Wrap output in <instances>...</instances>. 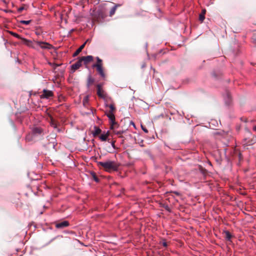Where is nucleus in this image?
<instances>
[{
  "label": "nucleus",
  "instance_id": "obj_15",
  "mask_svg": "<svg viewBox=\"0 0 256 256\" xmlns=\"http://www.w3.org/2000/svg\"><path fill=\"white\" fill-rule=\"evenodd\" d=\"M226 103L228 104L231 100V96L228 92H226V96H224Z\"/></svg>",
  "mask_w": 256,
  "mask_h": 256
},
{
  "label": "nucleus",
  "instance_id": "obj_25",
  "mask_svg": "<svg viewBox=\"0 0 256 256\" xmlns=\"http://www.w3.org/2000/svg\"><path fill=\"white\" fill-rule=\"evenodd\" d=\"M24 10V6H20L18 8V12L20 13Z\"/></svg>",
  "mask_w": 256,
  "mask_h": 256
},
{
  "label": "nucleus",
  "instance_id": "obj_1",
  "mask_svg": "<svg viewBox=\"0 0 256 256\" xmlns=\"http://www.w3.org/2000/svg\"><path fill=\"white\" fill-rule=\"evenodd\" d=\"M98 166H102L106 171H116L118 169V165L114 161L108 160L106 162H99Z\"/></svg>",
  "mask_w": 256,
  "mask_h": 256
},
{
  "label": "nucleus",
  "instance_id": "obj_12",
  "mask_svg": "<svg viewBox=\"0 0 256 256\" xmlns=\"http://www.w3.org/2000/svg\"><path fill=\"white\" fill-rule=\"evenodd\" d=\"M82 62H84V64H86L88 63L92 62L93 60V56H82L80 58Z\"/></svg>",
  "mask_w": 256,
  "mask_h": 256
},
{
  "label": "nucleus",
  "instance_id": "obj_9",
  "mask_svg": "<svg viewBox=\"0 0 256 256\" xmlns=\"http://www.w3.org/2000/svg\"><path fill=\"white\" fill-rule=\"evenodd\" d=\"M32 132L34 136H38L43 133V130L41 128L36 126L32 128Z\"/></svg>",
  "mask_w": 256,
  "mask_h": 256
},
{
  "label": "nucleus",
  "instance_id": "obj_30",
  "mask_svg": "<svg viewBox=\"0 0 256 256\" xmlns=\"http://www.w3.org/2000/svg\"><path fill=\"white\" fill-rule=\"evenodd\" d=\"M51 126H53L54 128H56V124H54L52 122Z\"/></svg>",
  "mask_w": 256,
  "mask_h": 256
},
{
  "label": "nucleus",
  "instance_id": "obj_24",
  "mask_svg": "<svg viewBox=\"0 0 256 256\" xmlns=\"http://www.w3.org/2000/svg\"><path fill=\"white\" fill-rule=\"evenodd\" d=\"M109 142L111 144V146L112 147V148L115 150L116 148V147L115 146V141L110 142V140Z\"/></svg>",
  "mask_w": 256,
  "mask_h": 256
},
{
  "label": "nucleus",
  "instance_id": "obj_16",
  "mask_svg": "<svg viewBox=\"0 0 256 256\" xmlns=\"http://www.w3.org/2000/svg\"><path fill=\"white\" fill-rule=\"evenodd\" d=\"M206 12V10L205 9L203 10L202 12V13L199 16V20L202 22L204 21L205 18V14Z\"/></svg>",
  "mask_w": 256,
  "mask_h": 256
},
{
  "label": "nucleus",
  "instance_id": "obj_34",
  "mask_svg": "<svg viewBox=\"0 0 256 256\" xmlns=\"http://www.w3.org/2000/svg\"><path fill=\"white\" fill-rule=\"evenodd\" d=\"M174 192L176 194H177V195H178V194H179V193H178V192Z\"/></svg>",
  "mask_w": 256,
  "mask_h": 256
},
{
  "label": "nucleus",
  "instance_id": "obj_33",
  "mask_svg": "<svg viewBox=\"0 0 256 256\" xmlns=\"http://www.w3.org/2000/svg\"><path fill=\"white\" fill-rule=\"evenodd\" d=\"M253 130H254V131H256V126H254V128H253Z\"/></svg>",
  "mask_w": 256,
  "mask_h": 256
},
{
  "label": "nucleus",
  "instance_id": "obj_26",
  "mask_svg": "<svg viewBox=\"0 0 256 256\" xmlns=\"http://www.w3.org/2000/svg\"><path fill=\"white\" fill-rule=\"evenodd\" d=\"M162 244L164 247H166L168 246L167 243L165 240H163L162 242Z\"/></svg>",
  "mask_w": 256,
  "mask_h": 256
},
{
  "label": "nucleus",
  "instance_id": "obj_31",
  "mask_svg": "<svg viewBox=\"0 0 256 256\" xmlns=\"http://www.w3.org/2000/svg\"><path fill=\"white\" fill-rule=\"evenodd\" d=\"M202 173L203 174H206V170L204 169V170H202Z\"/></svg>",
  "mask_w": 256,
  "mask_h": 256
},
{
  "label": "nucleus",
  "instance_id": "obj_2",
  "mask_svg": "<svg viewBox=\"0 0 256 256\" xmlns=\"http://www.w3.org/2000/svg\"><path fill=\"white\" fill-rule=\"evenodd\" d=\"M10 33L11 35L14 36L15 38H16L18 39H21L22 40V42L24 44H26L28 46H32V42L31 40H26L24 38H22L19 34H16V32H10Z\"/></svg>",
  "mask_w": 256,
  "mask_h": 256
},
{
  "label": "nucleus",
  "instance_id": "obj_27",
  "mask_svg": "<svg viewBox=\"0 0 256 256\" xmlns=\"http://www.w3.org/2000/svg\"><path fill=\"white\" fill-rule=\"evenodd\" d=\"M97 64H102V60L98 57H96Z\"/></svg>",
  "mask_w": 256,
  "mask_h": 256
},
{
  "label": "nucleus",
  "instance_id": "obj_4",
  "mask_svg": "<svg viewBox=\"0 0 256 256\" xmlns=\"http://www.w3.org/2000/svg\"><path fill=\"white\" fill-rule=\"evenodd\" d=\"M36 45L42 49L50 50L52 48V46L48 42L40 41L36 42Z\"/></svg>",
  "mask_w": 256,
  "mask_h": 256
},
{
  "label": "nucleus",
  "instance_id": "obj_10",
  "mask_svg": "<svg viewBox=\"0 0 256 256\" xmlns=\"http://www.w3.org/2000/svg\"><path fill=\"white\" fill-rule=\"evenodd\" d=\"M82 62L80 58L76 62L70 66L73 72L82 66Z\"/></svg>",
  "mask_w": 256,
  "mask_h": 256
},
{
  "label": "nucleus",
  "instance_id": "obj_5",
  "mask_svg": "<svg viewBox=\"0 0 256 256\" xmlns=\"http://www.w3.org/2000/svg\"><path fill=\"white\" fill-rule=\"evenodd\" d=\"M54 94L52 90L44 89L42 91V94L41 95V98L48 99L52 97Z\"/></svg>",
  "mask_w": 256,
  "mask_h": 256
},
{
  "label": "nucleus",
  "instance_id": "obj_32",
  "mask_svg": "<svg viewBox=\"0 0 256 256\" xmlns=\"http://www.w3.org/2000/svg\"><path fill=\"white\" fill-rule=\"evenodd\" d=\"M131 123L132 124V125H133V126H134V128H136V126H135V124H134V122H131Z\"/></svg>",
  "mask_w": 256,
  "mask_h": 256
},
{
  "label": "nucleus",
  "instance_id": "obj_13",
  "mask_svg": "<svg viewBox=\"0 0 256 256\" xmlns=\"http://www.w3.org/2000/svg\"><path fill=\"white\" fill-rule=\"evenodd\" d=\"M94 130L92 131V134L94 136H96L98 134H100L102 132L101 129L98 126H94Z\"/></svg>",
  "mask_w": 256,
  "mask_h": 256
},
{
  "label": "nucleus",
  "instance_id": "obj_17",
  "mask_svg": "<svg viewBox=\"0 0 256 256\" xmlns=\"http://www.w3.org/2000/svg\"><path fill=\"white\" fill-rule=\"evenodd\" d=\"M86 42H85L84 44H82L76 52H75L74 53V56H76V55H78L82 50L84 48V46L86 44Z\"/></svg>",
  "mask_w": 256,
  "mask_h": 256
},
{
  "label": "nucleus",
  "instance_id": "obj_11",
  "mask_svg": "<svg viewBox=\"0 0 256 256\" xmlns=\"http://www.w3.org/2000/svg\"><path fill=\"white\" fill-rule=\"evenodd\" d=\"M70 223L68 221L64 220L56 224V227L57 228H64L69 226Z\"/></svg>",
  "mask_w": 256,
  "mask_h": 256
},
{
  "label": "nucleus",
  "instance_id": "obj_28",
  "mask_svg": "<svg viewBox=\"0 0 256 256\" xmlns=\"http://www.w3.org/2000/svg\"><path fill=\"white\" fill-rule=\"evenodd\" d=\"M142 130L146 133L148 132V130L146 128H144L142 126Z\"/></svg>",
  "mask_w": 256,
  "mask_h": 256
},
{
  "label": "nucleus",
  "instance_id": "obj_21",
  "mask_svg": "<svg viewBox=\"0 0 256 256\" xmlns=\"http://www.w3.org/2000/svg\"><path fill=\"white\" fill-rule=\"evenodd\" d=\"M30 22H31V20H22L20 22V23L22 24H24L26 25H28L30 24Z\"/></svg>",
  "mask_w": 256,
  "mask_h": 256
},
{
  "label": "nucleus",
  "instance_id": "obj_19",
  "mask_svg": "<svg viewBox=\"0 0 256 256\" xmlns=\"http://www.w3.org/2000/svg\"><path fill=\"white\" fill-rule=\"evenodd\" d=\"M225 234H226V238L228 240L230 241L231 240V238H232V235H231L230 233L228 231H226L225 232Z\"/></svg>",
  "mask_w": 256,
  "mask_h": 256
},
{
  "label": "nucleus",
  "instance_id": "obj_18",
  "mask_svg": "<svg viewBox=\"0 0 256 256\" xmlns=\"http://www.w3.org/2000/svg\"><path fill=\"white\" fill-rule=\"evenodd\" d=\"M120 5L118 4H116L114 5L112 8L110 10V16H112V15H114L116 12V8L118 6H119Z\"/></svg>",
  "mask_w": 256,
  "mask_h": 256
},
{
  "label": "nucleus",
  "instance_id": "obj_6",
  "mask_svg": "<svg viewBox=\"0 0 256 256\" xmlns=\"http://www.w3.org/2000/svg\"><path fill=\"white\" fill-rule=\"evenodd\" d=\"M93 68H96V70L98 72V74H100V76L103 78H105V74L102 68V64H94L92 66Z\"/></svg>",
  "mask_w": 256,
  "mask_h": 256
},
{
  "label": "nucleus",
  "instance_id": "obj_29",
  "mask_svg": "<svg viewBox=\"0 0 256 256\" xmlns=\"http://www.w3.org/2000/svg\"><path fill=\"white\" fill-rule=\"evenodd\" d=\"M164 208H165V209H166V210L169 211V212L170 211V208H169V206H164Z\"/></svg>",
  "mask_w": 256,
  "mask_h": 256
},
{
  "label": "nucleus",
  "instance_id": "obj_35",
  "mask_svg": "<svg viewBox=\"0 0 256 256\" xmlns=\"http://www.w3.org/2000/svg\"><path fill=\"white\" fill-rule=\"evenodd\" d=\"M208 164H209V165H210V166H212V163H211L210 162H208Z\"/></svg>",
  "mask_w": 256,
  "mask_h": 256
},
{
  "label": "nucleus",
  "instance_id": "obj_20",
  "mask_svg": "<svg viewBox=\"0 0 256 256\" xmlns=\"http://www.w3.org/2000/svg\"><path fill=\"white\" fill-rule=\"evenodd\" d=\"M91 174L92 176V178L96 182H99V179L98 178V177L96 176V174L94 172H91Z\"/></svg>",
  "mask_w": 256,
  "mask_h": 256
},
{
  "label": "nucleus",
  "instance_id": "obj_22",
  "mask_svg": "<svg viewBox=\"0 0 256 256\" xmlns=\"http://www.w3.org/2000/svg\"><path fill=\"white\" fill-rule=\"evenodd\" d=\"M114 133L116 135H120L125 132V130H114Z\"/></svg>",
  "mask_w": 256,
  "mask_h": 256
},
{
  "label": "nucleus",
  "instance_id": "obj_8",
  "mask_svg": "<svg viewBox=\"0 0 256 256\" xmlns=\"http://www.w3.org/2000/svg\"><path fill=\"white\" fill-rule=\"evenodd\" d=\"M110 132L108 131L106 132H104L100 136L99 138L102 142L108 141L110 142V138H108Z\"/></svg>",
  "mask_w": 256,
  "mask_h": 256
},
{
  "label": "nucleus",
  "instance_id": "obj_3",
  "mask_svg": "<svg viewBox=\"0 0 256 256\" xmlns=\"http://www.w3.org/2000/svg\"><path fill=\"white\" fill-rule=\"evenodd\" d=\"M106 115L108 117L110 121L111 124L110 128L112 129L114 126L116 124L115 120V116L114 114V112L108 111V112H106Z\"/></svg>",
  "mask_w": 256,
  "mask_h": 256
},
{
  "label": "nucleus",
  "instance_id": "obj_14",
  "mask_svg": "<svg viewBox=\"0 0 256 256\" xmlns=\"http://www.w3.org/2000/svg\"><path fill=\"white\" fill-rule=\"evenodd\" d=\"M94 82V78H92L90 74L88 76V82H87V84H86V86H87V87L88 88H90V86L93 84Z\"/></svg>",
  "mask_w": 256,
  "mask_h": 256
},
{
  "label": "nucleus",
  "instance_id": "obj_7",
  "mask_svg": "<svg viewBox=\"0 0 256 256\" xmlns=\"http://www.w3.org/2000/svg\"><path fill=\"white\" fill-rule=\"evenodd\" d=\"M102 84H99L96 85L97 94L99 97L104 98V96L103 94L104 90L102 88Z\"/></svg>",
  "mask_w": 256,
  "mask_h": 256
},
{
  "label": "nucleus",
  "instance_id": "obj_23",
  "mask_svg": "<svg viewBox=\"0 0 256 256\" xmlns=\"http://www.w3.org/2000/svg\"><path fill=\"white\" fill-rule=\"evenodd\" d=\"M108 106L110 108L109 112H114V110H115L114 106L112 104H110Z\"/></svg>",
  "mask_w": 256,
  "mask_h": 256
}]
</instances>
